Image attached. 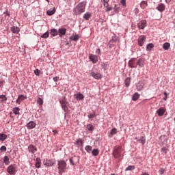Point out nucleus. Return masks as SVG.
<instances>
[{
    "instance_id": "f257e3e1",
    "label": "nucleus",
    "mask_w": 175,
    "mask_h": 175,
    "mask_svg": "<svg viewBox=\"0 0 175 175\" xmlns=\"http://www.w3.org/2000/svg\"><path fill=\"white\" fill-rule=\"evenodd\" d=\"M87 5V1H83L79 3L73 10L75 14L80 15L81 13L85 12V6Z\"/></svg>"
},
{
    "instance_id": "f03ea898",
    "label": "nucleus",
    "mask_w": 175,
    "mask_h": 175,
    "mask_svg": "<svg viewBox=\"0 0 175 175\" xmlns=\"http://www.w3.org/2000/svg\"><path fill=\"white\" fill-rule=\"evenodd\" d=\"M59 103L62 106V109L64 110V111H65V113H66V111H68V106L69 105V103L68 102V99L66 98V97L63 96L59 99Z\"/></svg>"
},
{
    "instance_id": "7ed1b4c3",
    "label": "nucleus",
    "mask_w": 175,
    "mask_h": 175,
    "mask_svg": "<svg viewBox=\"0 0 175 175\" xmlns=\"http://www.w3.org/2000/svg\"><path fill=\"white\" fill-rule=\"evenodd\" d=\"M122 147L116 146L113 149V157H114L116 159H118V158H121V157H122Z\"/></svg>"
},
{
    "instance_id": "20e7f679",
    "label": "nucleus",
    "mask_w": 175,
    "mask_h": 175,
    "mask_svg": "<svg viewBox=\"0 0 175 175\" xmlns=\"http://www.w3.org/2000/svg\"><path fill=\"white\" fill-rule=\"evenodd\" d=\"M58 169H59V174L62 175V173L66 170V162L64 161H58Z\"/></svg>"
},
{
    "instance_id": "39448f33",
    "label": "nucleus",
    "mask_w": 175,
    "mask_h": 175,
    "mask_svg": "<svg viewBox=\"0 0 175 175\" xmlns=\"http://www.w3.org/2000/svg\"><path fill=\"white\" fill-rule=\"evenodd\" d=\"M129 68H137V59H131L128 63Z\"/></svg>"
},
{
    "instance_id": "423d86ee",
    "label": "nucleus",
    "mask_w": 175,
    "mask_h": 175,
    "mask_svg": "<svg viewBox=\"0 0 175 175\" xmlns=\"http://www.w3.org/2000/svg\"><path fill=\"white\" fill-rule=\"evenodd\" d=\"M79 161H80V157L77 156H73L70 159V163L72 166H75L77 163H79Z\"/></svg>"
},
{
    "instance_id": "0eeeda50",
    "label": "nucleus",
    "mask_w": 175,
    "mask_h": 175,
    "mask_svg": "<svg viewBox=\"0 0 175 175\" xmlns=\"http://www.w3.org/2000/svg\"><path fill=\"white\" fill-rule=\"evenodd\" d=\"M110 0H101V3L103 5L104 8H106V12L111 11V7L109 6V2Z\"/></svg>"
},
{
    "instance_id": "6e6552de",
    "label": "nucleus",
    "mask_w": 175,
    "mask_h": 175,
    "mask_svg": "<svg viewBox=\"0 0 175 175\" xmlns=\"http://www.w3.org/2000/svg\"><path fill=\"white\" fill-rule=\"evenodd\" d=\"M147 27V21L146 20H142L137 23V27L139 29H144Z\"/></svg>"
},
{
    "instance_id": "1a4fd4ad",
    "label": "nucleus",
    "mask_w": 175,
    "mask_h": 175,
    "mask_svg": "<svg viewBox=\"0 0 175 175\" xmlns=\"http://www.w3.org/2000/svg\"><path fill=\"white\" fill-rule=\"evenodd\" d=\"M84 142L83 141V139L81 138H78L75 140V142H74L75 146H77V147H83V144Z\"/></svg>"
},
{
    "instance_id": "9d476101",
    "label": "nucleus",
    "mask_w": 175,
    "mask_h": 175,
    "mask_svg": "<svg viewBox=\"0 0 175 175\" xmlns=\"http://www.w3.org/2000/svg\"><path fill=\"white\" fill-rule=\"evenodd\" d=\"M8 173H9V174L15 175L16 174V167H14V166H13L12 165H10L8 167Z\"/></svg>"
},
{
    "instance_id": "9b49d317",
    "label": "nucleus",
    "mask_w": 175,
    "mask_h": 175,
    "mask_svg": "<svg viewBox=\"0 0 175 175\" xmlns=\"http://www.w3.org/2000/svg\"><path fill=\"white\" fill-rule=\"evenodd\" d=\"M165 9H166V6L163 3H159L156 7V10L161 12H165Z\"/></svg>"
},
{
    "instance_id": "f8f14e48",
    "label": "nucleus",
    "mask_w": 175,
    "mask_h": 175,
    "mask_svg": "<svg viewBox=\"0 0 175 175\" xmlns=\"http://www.w3.org/2000/svg\"><path fill=\"white\" fill-rule=\"evenodd\" d=\"M28 151L29 152H31V154H35V152L38 151V148L35 146L31 144L28 146Z\"/></svg>"
},
{
    "instance_id": "ddd939ff",
    "label": "nucleus",
    "mask_w": 175,
    "mask_h": 175,
    "mask_svg": "<svg viewBox=\"0 0 175 175\" xmlns=\"http://www.w3.org/2000/svg\"><path fill=\"white\" fill-rule=\"evenodd\" d=\"M144 42H146L145 36H140L138 38V45L142 47L144 44Z\"/></svg>"
},
{
    "instance_id": "4468645a",
    "label": "nucleus",
    "mask_w": 175,
    "mask_h": 175,
    "mask_svg": "<svg viewBox=\"0 0 175 175\" xmlns=\"http://www.w3.org/2000/svg\"><path fill=\"white\" fill-rule=\"evenodd\" d=\"M89 59L93 64H96L98 62V56L95 55L90 54Z\"/></svg>"
},
{
    "instance_id": "2eb2a0df",
    "label": "nucleus",
    "mask_w": 175,
    "mask_h": 175,
    "mask_svg": "<svg viewBox=\"0 0 175 175\" xmlns=\"http://www.w3.org/2000/svg\"><path fill=\"white\" fill-rule=\"evenodd\" d=\"M91 77H94V79H96V80H99L102 79V75L100 73H96L94 72H91Z\"/></svg>"
},
{
    "instance_id": "dca6fc26",
    "label": "nucleus",
    "mask_w": 175,
    "mask_h": 175,
    "mask_svg": "<svg viewBox=\"0 0 175 175\" xmlns=\"http://www.w3.org/2000/svg\"><path fill=\"white\" fill-rule=\"evenodd\" d=\"M166 111V109L163 107H160L159 109H157V113L159 116V117H162L163 114H165V112Z\"/></svg>"
},
{
    "instance_id": "f3484780",
    "label": "nucleus",
    "mask_w": 175,
    "mask_h": 175,
    "mask_svg": "<svg viewBox=\"0 0 175 175\" xmlns=\"http://www.w3.org/2000/svg\"><path fill=\"white\" fill-rule=\"evenodd\" d=\"M80 39V36L79 34H72L70 37V40H72L73 42H77Z\"/></svg>"
},
{
    "instance_id": "a211bd4d",
    "label": "nucleus",
    "mask_w": 175,
    "mask_h": 175,
    "mask_svg": "<svg viewBox=\"0 0 175 175\" xmlns=\"http://www.w3.org/2000/svg\"><path fill=\"white\" fill-rule=\"evenodd\" d=\"M25 96L23 94H20L18 96V98L16 99V103H18V105H20L21 103V102H23V100H24V99H25Z\"/></svg>"
},
{
    "instance_id": "6ab92c4d",
    "label": "nucleus",
    "mask_w": 175,
    "mask_h": 175,
    "mask_svg": "<svg viewBox=\"0 0 175 175\" xmlns=\"http://www.w3.org/2000/svg\"><path fill=\"white\" fill-rule=\"evenodd\" d=\"M57 32L59 33V36H60V38H62V35L66 34V29L65 28L59 29Z\"/></svg>"
},
{
    "instance_id": "aec40b11",
    "label": "nucleus",
    "mask_w": 175,
    "mask_h": 175,
    "mask_svg": "<svg viewBox=\"0 0 175 175\" xmlns=\"http://www.w3.org/2000/svg\"><path fill=\"white\" fill-rule=\"evenodd\" d=\"M36 126V123L33 121H31L27 124V128L29 129H33Z\"/></svg>"
},
{
    "instance_id": "412c9836",
    "label": "nucleus",
    "mask_w": 175,
    "mask_h": 175,
    "mask_svg": "<svg viewBox=\"0 0 175 175\" xmlns=\"http://www.w3.org/2000/svg\"><path fill=\"white\" fill-rule=\"evenodd\" d=\"M144 87V83L142 81H139V83L137 85V91H142Z\"/></svg>"
},
{
    "instance_id": "4be33fe9",
    "label": "nucleus",
    "mask_w": 175,
    "mask_h": 175,
    "mask_svg": "<svg viewBox=\"0 0 175 175\" xmlns=\"http://www.w3.org/2000/svg\"><path fill=\"white\" fill-rule=\"evenodd\" d=\"M11 31L13 33H18L20 32V29L16 26H12L11 27Z\"/></svg>"
},
{
    "instance_id": "5701e85b",
    "label": "nucleus",
    "mask_w": 175,
    "mask_h": 175,
    "mask_svg": "<svg viewBox=\"0 0 175 175\" xmlns=\"http://www.w3.org/2000/svg\"><path fill=\"white\" fill-rule=\"evenodd\" d=\"M55 13V8H51L46 12V14H48V16H53V14H54Z\"/></svg>"
},
{
    "instance_id": "b1692460",
    "label": "nucleus",
    "mask_w": 175,
    "mask_h": 175,
    "mask_svg": "<svg viewBox=\"0 0 175 175\" xmlns=\"http://www.w3.org/2000/svg\"><path fill=\"white\" fill-rule=\"evenodd\" d=\"M75 98L76 99H79V100H83V99H84V95L81 93H78L75 94Z\"/></svg>"
},
{
    "instance_id": "393cba45",
    "label": "nucleus",
    "mask_w": 175,
    "mask_h": 175,
    "mask_svg": "<svg viewBox=\"0 0 175 175\" xmlns=\"http://www.w3.org/2000/svg\"><path fill=\"white\" fill-rule=\"evenodd\" d=\"M140 98V94H139V93L136 92L133 95L132 97V100H133L134 102H135V100H137V99H139Z\"/></svg>"
},
{
    "instance_id": "a878e982",
    "label": "nucleus",
    "mask_w": 175,
    "mask_h": 175,
    "mask_svg": "<svg viewBox=\"0 0 175 175\" xmlns=\"http://www.w3.org/2000/svg\"><path fill=\"white\" fill-rule=\"evenodd\" d=\"M8 139V135L3 134V133H0V141L1 142H5Z\"/></svg>"
},
{
    "instance_id": "bb28decb",
    "label": "nucleus",
    "mask_w": 175,
    "mask_h": 175,
    "mask_svg": "<svg viewBox=\"0 0 175 175\" xmlns=\"http://www.w3.org/2000/svg\"><path fill=\"white\" fill-rule=\"evenodd\" d=\"M85 150L88 154H91V152H92V146L88 145L85 147Z\"/></svg>"
},
{
    "instance_id": "cd10ccee",
    "label": "nucleus",
    "mask_w": 175,
    "mask_h": 175,
    "mask_svg": "<svg viewBox=\"0 0 175 175\" xmlns=\"http://www.w3.org/2000/svg\"><path fill=\"white\" fill-rule=\"evenodd\" d=\"M83 18L86 21L90 20V18H91V13L86 12L85 14H83Z\"/></svg>"
},
{
    "instance_id": "c85d7f7f",
    "label": "nucleus",
    "mask_w": 175,
    "mask_h": 175,
    "mask_svg": "<svg viewBox=\"0 0 175 175\" xmlns=\"http://www.w3.org/2000/svg\"><path fill=\"white\" fill-rule=\"evenodd\" d=\"M50 33L52 36H57L58 35V31L56 29H51Z\"/></svg>"
},
{
    "instance_id": "c756f323",
    "label": "nucleus",
    "mask_w": 175,
    "mask_h": 175,
    "mask_svg": "<svg viewBox=\"0 0 175 175\" xmlns=\"http://www.w3.org/2000/svg\"><path fill=\"white\" fill-rule=\"evenodd\" d=\"M117 133V129L113 128L111 130L110 135H109V137H113V135H116Z\"/></svg>"
},
{
    "instance_id": "7c9ffc66",
    "label": "nucleus",
    "mask_w": 175,
    "mask_h": 175,
    "mask_svg": "<svg viewBox=\"0 0 175 175\" xmlns=\"http://www.w3.org/2000/svg\"><path fill=\"white\" fill-rule=\"evenodd\" d=\"M137 141L139 142V143H142V145L146 144V136L141 137L140 139H137Z\"/></svg>"
},
{
    "instance_id": "2f4dec72",
    "label": "nucleus",
    "mask_w": 175,
    "mask_h": 175,
    "mask_svg": "<svg viewBox=\"0 0 175 175\" xmlns=\"http://www.w3.org/2000/svg\"><path fill=\"white\" fill-rule=\"evenodd\" d=\"M163 50H168L169 49H170V43L165 42L163 44Z\"/></svg>"
},
{
    "instance_id": "473e14b6",
    "label": "nucleus",
    "mask_w": 175,
    "mask_h": 175,
    "mask_svg": "<svg viewBox=\"0 0 175 175\" xmlns=\"http://www.w3.org/2000/svg\"><path fill=\"white\" fill-rule=\"evenodd\" d=\"M143 62V59H139L138 60L137 59V66L139 65L140 68H143V66H144Z\"/></svg>"
},
{
    "instance_id": "72a5a7b5",
    "label": "nucleus",
    "mask_w": 175,
    "mask_h": 175,
    "mask_svg": "<svg viewBox=\"0 0 175 175\" xmlns=\"http://www.w3.org/2000/svg\"><path fill=\"white\" fill-rule=\"evenodd\" d=\"M12 111L14 114H16V116H18L20 114V108L14 107L13 108Z\"/></svg>"
},
{
    "instance_id": "f704fd0d",
    "label": "nucleus",
    "mask_w": 175,
    "mask_h": 175,
    "mask_svg": "<svg viewBox=\"0 0 175 175\" xmlns=\"http://www.w3.org/2000/svg\"><path fill=\"white\" fill-rule=\"evenodd\" d=\"M92 154L94 157H98V155H99V150L93 149V150L92 151Z\"/></svg>"
},
{
    "instance_id": "c9c22d12",
    "label": "nucleus",
    "mask_w": 175,
    "mask_h": 175,
    "mask_svg": "<svg viewBox=\"0 0 175 175\" xmlns=\"http://www.w3.org/2000/svg\"><path fill=\"white\" fill-rule=\"evenodd\" d=\"M124 84L126 87H129V85H131V78L129 77L126 78L124 81Z\"/></svg>"
},
{
    "instance_id": "e433bc0d",
    "label": "nucleus",
    "mask_w": 175,
    "mask_h": 175,
    "mask_svg": "<svg viewBox=\"0 0 175 175\" xmlns=\"http://www.w3.org/2000/svg\"><path fill=\"white\" fill-rule=\"evenodd\" d=\"M40 163H41L40 159L37 158L36 162V167H37V169H39V167H40Z\"/></svg>"
},
{
    "instance_id": "4c0bfd02",
    "label": "nucleus",
    "mask_w": 175,
    "mask_h": 175,
    "mask_svg": "<svg viewBox=\"0 0 175 175\" xmlns=\"http://www.w3.org/2000/svg\"><path fill=\"white\" fill-rule=\"evenodd\" d=\"M45 165L46 166H53V165H54V162L51 161V160H46L45 161Z\"/></svg>"
},
{
    "instance_id": "58836bf2",
    "label": "nucleus",
    "mask_w": 175,
    "mask_h": 175,
    "mask_svg": "<svg viewBox=\"0 0 175 175\" xmlns=\"http://www.w3.org/2000/svg\"><path fill=\"white\" fill-rule=\"evenodd\" d=\"M151 49H154V44H148L146 46V50L148 51H151Z\"/></svg>"
},
{
    "instance_id": "ea45409f",
    "label": "nucleus",
    "mask_w": 175,
    "mask_h": 175,
    "mask_svg": "<svg viewBox=\"0 0 175 175\" xmlns=\"http://www.w3.org/2000/svg\"><path fill=\"white\" fill-rule=\"evenodd\" d=\"M5 100H8V97L5 95H0V101L5 102Z\"/></svg>"
},
{
    "instance_id": "a19ab883",
    "label": "nucleus",
    "mask_w": 175,
    "mask_h": 175,
    "mask_svg": "<svg viewBox=\"0 0 175 175\" xmlns=\"http://www.w3.org/2000/svg\"><path fill=\"white\" fill-rule=\"evenodd\" d=\"M3 162H4L5 165H9L10 161H9V157L8 156L4 157Z\"/></svg>"
},
{
    "instance_id": "79ce46f5",
    "label": "nucleus",
    "mask_w": 175,
    "mask_h": 175,
    "mask_svg": "<svg viewBox=\"0 0 175 175\" xmlns=\"http://www.w3.org/2000/svg\"><path fill=\"white\" fill-rule=\"evenodd\" d=\"M135 165H129L126 169L125 172H128V170H135Z\"/></svg>"
},
{
    "instance_id": "37998d69",
    "label": "nucleus",
    "mask_w": 175,
    "mask_h": 175,
    "mask_svg": "<svg viewBox=\"0 0 175 175\" xmlns=\"http://www.w3.org/2000/svg\"><path fill=\"white\" fill-rule=\"evenodd\" d=\"M147 5V1H143L140 4L141 8H142L143 9H144V8H146Z\"/></svg>"
},
{
    "instance_id": "c03bdc74",
    "label": "nucleus",
    "mask_w": 175,
    "mask_h": 175,
    "mask_svg": "<svg viewBox=\"0 0 175 175\" xmlns=\"http://www.w3.org/2000/svg\"><path fill=\"white\" fill-rule=\"evenodd\" d=\"M37 103L40 105V106H42L43 105V99L42 98L39 97L37 100Z\"/></svg>"
},
{
    "instance_id": "a18cd8bd",
    "label": "nucleus",
    "mask_w": 175,
    "mask_h": 175,
    "mask_svg": "<svg viewBox=\"0 0 175 175\" xmlns=\"http://www.w3.org/2000/svg\"><path fill=\"white\" fill-rule=\"evenodd\" d=\"M49 31H46L44 34L41 36V38H44V39H46V38H49Z\"/></svg>"
},
{
    "instance_id": "49530a36",
    "label": "nucleus",
    "mask_w": 175,
    "mask_h": 175,
    "mask_svg": "<svg viewBox=\"0 0 175 175\" xmlns=\"http://www.w3.org/2000/svg\"><path fill=\"white\" fill-rule=\"evenodd\" d=\"M86 128H87V129H88V131L94 130V126H92V124H88Z\"/></svg>"
},
{
    "instance_id": "de8ad7c7",
    "label": "nucleus",
    "mask_w": 175,
    "mask_h": 175,
    "mask_svg": "<svg viewBox=\"0 0 175 175\" xmlns=\"http://www.w3.org/2000/svg\"><path fill=\"white\" fill-rule=\"evenodd\" d=\"M114 10L116 13H118V12L120 11V7L118 5H115Z\"/></svg>"
},
{
    "instance_id": "09e8293b",
    "label": "nucleus",
    "mask_w": 175,
    "mask_h": 175,
    "mask_svg": "<svg viewBox=\"0 0 175 175\" xmlns=\"http://www.w3.org/2000/svg\"><path fill=\"white\" fill-rule=\"evenodd\" d=\"M120 3L122 6H126V0H120Z\"/></svg>"
},
{
    "instance_id": "8fccbe9b",
    "label": "nucleus",
    "mask_w": 175,
    "mask_h": 175,
    "mask_svg": "<svg viewBox=\"0 0 175 175\" xmlns=\"http://www.w3.org/2000/svg\"><path fill=\"white\" fill-rule=\"evenodd\" d=\"M34 73H35L36 76H39V75H40V70L36 69L34 70Z\"/></svg>"
},
{
    "instance_id": "3c124183",
    "label": "nucleus",
    "mask_w": 175,
    "mask_h": 175,
    "mask_svg": "<svg viewBox=\"0 0 175 175\" xmlns=\"http://www.w3.org/2000/svg\"><path fill=\"white\" fill-rule=\"evenodd\" d=\"M1 151H3V152H6V146H3L0 148Z\"/></svg>"
},
{
    "instance_id": "603ef678",
    "label": "nucleus",
    "mask_w": 175,
    "mask_h": 175,
    "mask_svg": "<svg viewBox=\"0 0 175 175\" xmlns=\"http://www.w3.org/2000/svg\"><path fill=\"white\" fill-rule=\"evenodd\" d=\"M159 173L160 174H163L165 173V170L163 168H161L159 170Z\"/></svg>"
},
{
    "instance_id": "864d4df0",
    "label": "nucleus",
    "mask_w": 175,
    "mask_h": 175,
    "mask_svg": "<svg viewBox=\"0 0 175 175\" xmlns=\"http://www.w3.org/2000/svg\"><path fill=\"white\" fill-rule=\"evenodd\" d=\"M161 152H165V154H166L167 152V148H161Z\"/></svg>"
},
{
    "instance_id": "5fc2aeb1",
    "label": "nucleus",
    "mask_w": 175,
    "mask_h": 175,
    "mask_svg": "<svg viewBox=\"0 0 175 175\" xmlns=\"http://www.w3.org/2000/svg\"><path fill=\"white\" fill-rule=\"evenodd\" d=\"M58 80H59V77H55L53 78V81H58Z\"/></svg>"
},
{
    "instance_id": "6e6d98bb",
    "label": "nucleus",
    "mask_w": 175,
    "mask_h": 175,
    "mask_svg": "<svg viewBox=\"0 0 175 175\" xmlns=\"http://www.w3.org/2000/svg\"><path fill=\"white\" fill-rule=\"evenodd\" d=\"M96 54H100V49H98L96 51Z\"/></svg>"
},
{
    "instance_id": "4d7b16f0",
    "label": "nucleus",
    "mask_w": 175,
    "mask_h": 175,
    "mask_svg": "<svg viewBox=\"0 0 175 175\" xmlns=\"http://www.w3.org/2000/svg\"><path fill=\"white\" fill-rule=\"evenodd\" d=\"M10 14H9V12H6L5 13V17H10Z\"/></svg>"
},
{
    "instance_id": "13d9d810",
    "label": "nucleus",
    "mask_w": 175,
    "mask_h": 175,
    "mask_svg": "<svg viewBox=\"0 0 175 175\" xmlns=\"http://www.w3.org/2000/svg\"><path fill=\"white\" fill-rule=\"evenodd\" d=\"M88 117L89 118H94V117H95V115H89Z\"/></svg>"
},
{
    "instance_id": "bf43d9fd",
    "label": "nucleus",
    "mask_w": 175,
    "mask_h": 175,
    "mask_svg": "<svg viewBox=\"0 0 175 175\" xmlns=\"http://www.w3.org/2000/svg\"><path fill=\"white\" fill-rule=\"evenodd\" d=\"M141 175H150V174L147 172H143Z\"/></svg>"
},
{
    "instance_id": "052dcab7",
    "label": "nucleus",
    "mask_w": 175,
    "mask_h": 175,
    "mask_svg": "<svg viewBox=\"0 0 175 175\" xmlns=\"http://www.w3.org/2000/svg\"><path fill=\"white\" fill-rule=\"evenodd\" d=\"M53 132L54 135H55V133H58V131H57V130H53Z\"/></svg>"
},
{
    "instance_id": "680f3d73",
    "label": "nucleus",
    "mask_w": 175,
    "mask_h": 175,
    "mask_svg": "<svg viewBox=\"0 0 175 175\" xmlns=\"http://www.w3.org/2000/svg\"><path fill=\"white\" fill-rule=\"evenodd\" d=\"M171 1H172V0H165L166 3H170V2H171Z\"/></svg>"
},
{
    "instance_id": "e2e57ef3",
    "label": "nucleus",
    "mask_w": 175,
    "mask_h": 175,
    "mask_svg": "<svg viewBox=\"0 0 175 175\" xmlns=\"http://www.w3.org/2000/svg\"><path fill=\"white\" fill-rule=\"evenodd\" d=\"M164 95H165V96H167V95H168V94H167V92H164Z\"/></svg>"
},
{
    "instance_id": "0e129e2a",
    "label": "nucleus",
    "mask_w": 175,
    "mask_h": 175,
    "mask_svg": "<svg viewBox=\"0 0 175 175\" xmlns=\"http://www.w3.org/2000/svg\"><path fill=\"white\" fill-rule=\"evenodd\" d=\"M164 100H167V96H165V98H163Z\"/></svg>"
},
{
    "instance_id": "69168bd1",
    "label": "nucleus",
    "mask_w": 175,
    "mask_h": 175,
    "mask_svg": "<svg viewBox=\"0 0 175 175\" xmlns=\"http://www.w3.org/2000/svg\"><path fill=\"white\" fill-rule=\"evenodd\" d=\"M1 84H3V81H0V85H1Z\"/></svg>"
},
{
    "instance_id": "338daca9",
    "label": "nucleus",
    "mask_w": 175,
    "mask_h": 175,
    "mask_svg": "<svg viewBox=\"0 0 175 175\" xmlns=\"http://www.w3.org/2000/svg\"><path fill=\"white\" fill-rule=\"evenodd\" d=\"M47 2H49L50 0H46Z\"/></svg>"
},
{
    "instance_id": "774afa93",
    "label": "nucleus",
    "mask_w": 175,
    "mask_h": 175,
    "mask_svg": "<svg viewBox=\"0 0 175 175\" xmlns=\"http://www.w3.org/2000/svg\"><path fill=\"white\" fill-rule=\"evenodd\" d=\"M135 140H137V137H135Z\"/></svg>"
}]
</instances>
